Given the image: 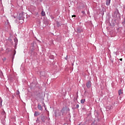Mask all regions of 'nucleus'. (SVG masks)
<instances>
[{
	"label": "nucleus",
	"mask_w": 125,
	"mask_h": 125,
	"mask_svg": "<svg viewBox=\"0 0 125 125\" xmlns=\"http://www.w3.org/2000/svg\"><path fill=\"white\" fill-rule=\"evenodd\" d=\"M0 2H1V0H0Z\"/></svg>",
	"instance_id": "nucleus-31"
},
{
	"label": "nucleus",
	"mask_w": 125,
	"mask_h": 125,
	"mask_svg": "<svg viewBox=\"0 0 125 125\" xmlns=\"http://www.w3.org/2000/svg\"><path fill=\"white\" fill-rule=\"evenodd\" d=\"M96 121L94 120L93 123L91 124L92 125H97V124L96 123Z\"/></svg>",
	"instance_id": "nucleus-18"
},
{
	"label": "nucleus",
	"mask_w": 125,
	"mask_h": 125,
	"mask_svg": "<svg viewBox=\"0 0 125 125\" xmlns=\"http://www.w3.org/2000/svg\"><path fill=\"white\" fill-rule=\"evenodd\" d=\"M122 24H123V25H125V17L124 19V21H123L122 22Z\"/></svg>",
	"instance_id": "nucleus-20"
},
{
	"label": "nucleus",
	"mask_w": 125,
	"mask_h": 125,
	"mask_svg": "<svg viewBox=\"0 0 125 125\" xmlns=\"http://www.w3.org/2000/svg\"><path fill=\"white\" fill-rule=\"evenodd\" d=\"M86 86L88 88H90L91 87V81H90V80L88 81L86 83Z\"/></svg>",
	"instance_id": "nucleus-5"
},
{
	"label": "nucleus",
	"mask_w": 125,
	"mask_h": 125,
	"mask_svg": "<svg viewBox=\"0 0 125 125\" xmlns=\"http://www.w3.org/2000/svg\"><path fill=\"white\" fill-rule=\"evenodd\" d=\"M64 108H65V110H66L67 112H70V108H69L68 106H65Z\"/></svg>",
	"instance_id": "nucleus-12"
},
{
	"label": "nucleus",
	"mask_w": 125,
	"mask_h": 125,
	"mask_svg": "<svg viewBox=\"0 0 125 125\" xmlns=\"http://www.w3.org/2000/svg\"><path fill=\"white\" fill-rule=\"evenodd\" d=\"M44 75H45V72H44V71L40 72V77H44Z\"/></svg>",
	"instance_id": "nucleus-10"
},
{
	"label": "nucleus",
	"mask_w": 125,
	"mask_h": 125,
	"mask_svg": "<svg viewBox=\"0 0 125 125\" xmlns=\"http://www.w3.org/2000/svg\"><path fill=\"white\" fill-rule=\"evenodd\" d=\"M76 30H77L76 31L77 33H83V29L81 26H78L76 28Z\"/></svg>",
	"instance_id": "nucleus-6"
},
{
	"label": "nucleus",
	"mask_w": 125,
	"mask_h": 125,
	"mask_svg": "<svg viewBox=\"0 0 125 125\" xmlns=\"http://www.w3.org/2000/svg\"><path fill=\"white\" fill-rule=\"evenodd\" d=\"M115 53H116V55H117V52H115Z\"/></svg>",
	"instance_id": "nucleus-33"
},
{
	"label": "nucleus",
	"mask_w": 125,
	"mask_h": 125,
	"mask_svg": "<svg viewBox=\"0 0 125 125\" xmlns=\"http://www.w3.org/2000/svg\"><path fill=\"white\" fill-rule=\"evenodd\" d=\"M110 3H111V0H106V1H105L106 5L108 6V5H110Z\"/></svg>",
	"instance_id": "nucleus-9"
},
{
	"label": "nucleus",
	"mask_w": 125,
	"mask_h": 125,
	"mask_svg": "<svg viewBox=\"0 0 125 125\" xmlns=\"http://www.w3.org/2000/svg\"><path fill=\"white\" fill-rule=\"evenodd\" d=\"M57 25L58 27H60V26H61V24H60V22L58 21L57 22Z\"/></svg>",
	"instance_id": "nucleus-19"
},
{
	"label": "nucleus",
	"mask_w": 125,
	"mask_h": 125,
	"mask_svg": "<svg viewBox=\"0 0 125 125\" xmlns=\"http://www.w3.org/2000/svg\"><path fill=\"white\" fill-rule=\"evenodd\" d=\"M118 94L119 95H121V94H123V91L122 90V89H120L118 91Z\"/></svg>",
	"instance_id": "nucleus-14"
},
{
	"label": "nucleus",
	"mask_w": 125,
	"mask_h": 125,
	"mask_svg": "<svg viewBox=\"0 0 125 125\" xmlns=\"http://www.w3.org/2000/svg\"><path fill=\"white\" fill-rule=\"evenodd\" d=\"M41 115V113L39 111H35L34 117H38V116H40Z\"/></svg>",
	"instance_id": "nucleus-8"
},
{
	"label": "nucleus",
	"mask_w": 125,
	"mask_h": 125,
	"mask_svg": "<svg viewBox=\"0 0 125 125\" xmlns=\"http://www.w3.org/2000/svg\"><path fill=\"white\" fill-rule=\"evenodd\" d=\"M61 113H62V116H66V115H67V112L65 109V107H62V108L61 110Z\"/></svg>",
	"instance_id": "nucleus-4"
},
{
	"label": "nucleus",
	"mask_w": 125,
	"mask_h": 125,
	"mask_svg": "<svg viewBox=\"0 0 125 125\" xmlns=\"http://www.w3.org/2000/svg\"><path fill=\"white\" fill-rule=\"evenodd\" d=\"M4 60H6V58H4Z\"/></svg>",
	"instance_id": "nucleus-30"
},
{
	"label": "nucleus",
	"mask_w": 125,
	"mask_h": 125,
	"mask_svg": "<svg viewBox=\"0 0 125 125\" xmlns=\"http://www.w3.org/2000/svg\"><path fill=\"white\" fill-rule=\"evenodd\" d=\"M40 119H41L42 121V123H45V121L47 120V117L44 116L43 115H42L40 116Z\"/></svg>",
	"instance_id": "nucleus-2"
},
{
	"label": "nucleus",
	"mask_w": 125,
	"mask_h": 125,
	"mask_svg": "<svg viewBox=\"0 0 125 125\" xmlns=\"http://www.w3.org/2000/svg\"><path fill=\"white\" fill-rule=\"evenodd\" d=\"M37 123H40V119H39V118H37V120H36Z\"/></svg>",
	"instance_id": "nucleus-21"
},
{
	"label": "nucleus",
	"mask_w": 125,
	"mask_h": 125,
	"mask_svg": "<svg viewBox=\"0 0 125 125\" xmlns=\"http://www.w3.org/2000/svg\"><path fill=\"white\" fill-rule=\"evenodd\" d=\"M72 17H76V15H74L72 16Z\"/></svg>",
	"instance_id": "nucleus-26"
},
{
	"label": "nucleus",
	"mask_w": 125,
	"mask_h": 125,
	"mask_svg": "<svg viewBox=\"0 0 125 125\" xmlns=\"http://www.w3.org/2000/svg\"><path fill=\"white\" fill-rule=\"evenodd\" d=\"M25 19V17H24V13L21 12L19 14V20H23Z\"/></svg>",
	"instance_id": "nucleus-3"
},
{
	"label": "nucleus",
	"mask_w": 125,
	"mask_h": 125,
	"mask_svg": "<svg viewBox=\"0 0 125 125\" xmlns=\"http://www.w3.org/2000/svg\"><path fill=\"white\" fill-rule=\"evenodd\" d=\"M37 108L38 110H40V111H42L43 110V108H42V104H38Z\"/></svg>",
	"instance_id": "nucleus-7"
},
{
	"label": "nucleus",
	"mask_w": 125,
	"mask_h": 125,
	"mask_svg": "<svg viewBox=\"0 0 125 125\" xmlns=\"http://www.w3.org/2000/svg\"><path fill=\"white\" fill-rule=\"evenodd\" d=\"M82 13H83V14H84V13H85V12H84V11H82Z\"/></svg>",
	"instance_id": "nucleus-24"
},
{
	"label": "nucleus",
	"mask_w": 125,
	"mask_h": 125,
	"mask_svg": "<svg viewBox=\"0 0 125 125\" xmlns=\"http://www.w3.org/2000/svg\"><path fill=\"white\" fill-rule=\"evenodd\" d=\"M84 102H85V99H82L81 100V104H83V103H84Z\"/></svg>",
	"instance_id": "nucleus-16"
},
{
	"label": "nucleus",
	"mask_w": 125,
	"mask_h": 125,
	"mask_svg": "<svg viewBox=\"0 0 125 125\" xmlns=\"http://www.w3.org/2000/svg\"><path fill=\"white\" fill-rule=\"evenodd\" d=\"M118 16H120V12H119V10L118 9H116L114 12V14L113 16L115 22L117 21V20L118 19Z\"/></svg>",
	"instance_id": "nucleus-1"
},
{
	"label": "nucleus",
	"mask_w": 125,
	"mask_h": 125,
	"mask_svg": "<svg viewBox=\"0 0 125 125\" xmlns=\"http://www.w3.org/2000/svg\"><path fill=\"white\" fill-rule=\"evenodd\" d=\"M124 9L125 10V6L124 7Z\"/></svg>",
	"instance_id": "nucleus-32"
},
{
	"label": "nucleus",
	"mask_w": 125,
	"mask_h": 125,
	"mask_svg": "<svg viewBox=\"0 0 125 125\" xmlns=\"http://www.w3.org/2000/svg\"><path fill=\"white\" fill-rule=\"evenodd\" d=\"M14 42H15V44L16 45H17V43L18 42V39L17 38H15L14 39Z\"/></svg>",
	"instance_id": "nucleus-11"
},
{
	"label": "nucleus",
	"mask_w": 125,
	"mask_h": 125,
	"mask_svg": "<svg viewBox=\"0 0 125 125\" xmlns=\"http://www.w3.org/2000/svg\"><path fill=\"white\" fill-rule=\"evenodd\" d=\"M50 57H51L52 58H53V55H51Z\"/></svg>",
	"instance_id": "nucleus-27"
},
{
	"label": "nucleus",
	"mask_w": 125,
	"mask_h": 125,
	"mask_svg": "<svg viewBox=\"0 0 125 125\" xmlns=\"http://www.w3.org/2000/svg\"><path fill=\"white\" fill-rule=\"evenodd\" d=\"M77 100H78V98H76V97H74V101H77Z\"/></svg>",
	"instance_id": "nucleus-23"
},
{
	"label": "nucleus",
	"mask_w": 125,
	"mask_h": 125,
	"mask_svg": "<svg viewBox=\"0 0 125 125\" xmlns=\"http://www.w3.org/2000/svg\"><path fill=\"white\" fill-rule=\"evenodd\" d=\"M41 15H42V16H45V12H44V11H42L41 12Z\"/></svg>",
	"instance_id": "nucleus-15"
},
{
	"label": "nucleus",
	"mask_w": 125,
	"mask_h": 125,
	"mask_svg": "<svg viewBox=\"0 0 125 125\" xmlns=\"http://www.w3.org/2000/svg\"><path fill=\"white\" fill-rule=\"evenodd\" d=\"M14 51H15V53H14V55H15V54H16V51L15 50Z\"/></svg>",
	"instance_id": "nucleus-25"
},
{
	"label": "nucleus",
	"mask_w": 125,
	"mask_h": 125,
	"mask_svg": "<svg viewBox=\"0 0 125 125\" xmlns=\"http://www.w3.org/2000/svg\"><path fill=\"white\" fill-rule=\"evenodd\" d=\"M79 107V104H76L75 108H76V109H78Z\"/></svg>",
	"instance_id": "nucleus-22"
},
{
	"label": "nucleus",
	"mask_w": 125,
	"mask_h": 125,
	"mask_svg": "<svg viewBox=\"0 0 125 125\" xmlns=\"http://www.w3.org/2000/svg\"><path fill=\"white\" fill-rule=\"evenodd\" d=\"M119 60H120L121 61H123V59H120Z\"/></svg>",
	"instance_id": "nucleus-28"
},
{
	"label": "nucleus",
	"mask_w": 125,
	"mask_h": 125,
	"mask_svg": "<svg viewBox=\"0 0 125 125\" xmlns=\"http://www.w3.org/2000/svg\"><path fill=\"white\" fill-rule=\"evenodd\" d=\"M43 105L44 106L45 105V104H44V103H43Z\"/></svg>",
	"instance_id": "nucleus-29"
},
{
	"label": "nucleus",
	"mask_w": 125,
	"mask_h": 125,
	"mask_svg": "<svg viewBox=\"0 0 125 125\" xmlns=\"http://www.w3.org/2000/svg\"><path fill=\"white\" fill-rule=\"evenodd\" d=\"M1 115H2V116H3L4 117H5V116H6V113H5V111H4V110H3V111L1 112Z\"/></svg>",
	"instance_id": "nucleus-13"
},
{
	"label": "nucleus",
	"mask_w": 125,
	"mask_h": 125,
	"mask_svg": "<svg viewBox=\"0 0 125 125\" xmlns=\"http://www.w3.org/2000/svg\"><path fill=\"white\" fill-rule=\"evenodd\" d=\"M2 99H0V107H2Z\"/></svg>",
	"instance_id": "nucleus-17"
}]
</instances>
